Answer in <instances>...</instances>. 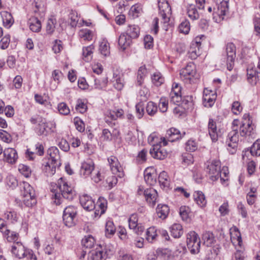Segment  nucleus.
<instances>
[{
    "instance_id": "nucleus-1",
    "label": "nucleus",
    "mask_w": 260,
    "mask_h": 260,
    "mask_svg": "<svg viewBox=\"0 0 260 260\" xmlns=\"http://www.w3.org/2000/svg\"><path fill=\"white\" fill-rule=\"evenodd\" d=\"M231 127L232 131L228 135L226 143L229 152L234 154L236 152L239 135L248 140L253 139L256 136L255 126L253 122L252 117L247 113L243 114L241 121L238 119H234Z\"/></svg>"
},
{
    "instance_id": "nucleus-2",
    "label": "nucleus",
    "mask_w": 260,
    "mask_h": 260,
    "mask_svg": "<svg viewBox=\"0 0 260 260\" xmlns=\"http://www.w3.org/2000/svg\"><path fill=\"white\" fill-rule=\"evenodd\" d=\"M32 6L34 15L29 19L28 24L32 31L38 32L41 29V23L39 18L41 19L45 15V4L42 0H35Z\"/></svg>"
},
{
    "instance_id": "nucleus-3",
    "label": "nucleus",
    "mask_w": 260,
    "mask_h": 260,
    "mask_svg": "<svg viewBox=\"0 0 260 260\" xmlns=\"http://www.w3.org/2000/svg\"><path fill=\"white\" fill-rule=\"evenodd\" d=\"M56 192L55 193V202L59 205L60 198L62 196L64 199L72 201L75 195L72 187L68 185V182L62 177L60 178L57 183Z\"/></svg>"
},
{
    "instance_id": "nucleus-4",
    "label": "nucleus",
    "mask_w": 260,
    "mask_h": 260,
    "mask_svg": "<svg viewBox=\"0 0 260 260\" xmlns=\"http://www.w3.org/2000/svg\"><path fill=\"white\" fill-rule=\"evenodd\" d=\"M157 139L158 137L155 133L150 134L148 137V142L149 144L152 145L149 150V153L153 158L161 160L167 157L168 153L165 149L162 148L160 145V143H162V140L161 139V141L158 143H157Z\"/></svg>"
},
{
    "instance_id": "nucleus-5",
    "label": "nucleus",
    "mask_w": 260,
    "mask_h": 260,
    "mask_svg": "<svg viewBox=\"0 0 260 260\" xmlns=\"http://www.w3.org/2000/svg\"><path fill=\"white\" fill-rule=\"evenodd\" d=\"M21 194L24 199L23 202L27 207H32L37 203L35 190L32 186L26 182H22L20 184Z\"/></svg>"
},
{
    "instance_id": "nucleus-6",
    "label": "nucleus",
    "mask_w": 260,
    "mask_h": 260,
    "mask_svg": "<svg viewBox=\"0 0 260 260\" xmlns=\"http://www.w3.org/2000/svg\"><path fill=\"white\" fill-rule=\"evenodd\" d=\"M113 255L110 246L100 245L99 247L91 251L89 253V260H106Z\"/></svg>"
},
{
    "instance_id": "nucleus-7",
    "label": "nucleus",
    "mask_w": 260,
    "mask_h": 260,
    "mask_svg": "<svg viewBox=\"0 0 260 260\" xmlns=\"http://www.w3.org/2000/svg\"><path fill=\"white\" fill-rule=\"evenodd\" d=\"M181 79L186 83L192 84L197 80L196 66L193 62L188 63L180 73Z\"/></svg>"
},
{
    "instance_id": "nucleus-8",
    "label": "nucleus",
    "mask_w": 260,
    "mask_h": 260,
    "mask_svg": "<svg viewBox=\"0 0 260 260\" xmlns=\"http://www.w3.org/2000/svg\"><path fill=\"white\" fill-rule=\"evenodd\" d=\"M186 244L191 253L197 254L199 252L201 241L194 231H190L186 235Z\"/></svg>"
},
{
    "instance_id": "nucleus-9",
    "label": "nucleus",
    "mask_w": 260,
    "mask_h": 260,
    "mask_svg": "<svg viewBox=\"0 0 260 260\" xmlns=\"http://www.w3.org/2000/svg\"><path fill=\"white\" fill-rule=\"evenodd\" d=\"M77 214V208L73 206H69L63 210L62 219L64 224L72 227L75 224V219Z\"/></svg>"
},
{
    "instance_id": "nucleus-10",
    "label": "nucleus",
    "mask_w": 260,
    "mask_h": 260,
    "mask_svg": "<svg viewBox=\"0 0 260 260\" xmlns=\"http://www.w3.org/2000/svg\"><path fill=\"white\" fill-rule=\"evenodd\" d=\"M206 171L209 177L212 181H216L219 178L220 169V162L218 160H213L211 162H207Z\"/></svg>"
},
{
    "instance_id": "nucleus-11",
    "label": "nucleus",
    "mask_w": 260,
    "mask_h": 260,
    "mask_svg": "<svg viewBox=\"0 0 260 260\" xmlns=\"http://www.w3.org/2000/svg\"><path fill=\"white\" fill-rule=\"evenodd\" d=\"M225 56L227 59V69L231 71L233 69L236 57V46L233 43L226 44L225 48Z\"/></svg>"
},
{
    "instance_id": "nucleus-12",
    "label": "nucleus",
    "mask_w": 260,
    "mask_h": 260,
    "mask_svg": "<svg viewBox=\"0 0 260 260\" xmlns=\"http://www.w3.org/2000/svg\"><path fill=\"white\" fill-rule=\"evenodd\" d=\"M185 135V132L181 133L180 131L176 128L171 127L166 133L165 137L161 138L164 146L167 145V141L171 142L182 139Z\"/></svg>"
},
{
    "instance_id": "nucleus-13",
    "label": "nucleus",
    "mask_w": 260,
    "mask_h": 260,
    "mask_svg": "<svg viewBox=\"0 0 260 260\" xmlns=\"http://www.w3.org/2000/svg\"><path fill=\"white\" fill-rule=\"evenodd\" d=\"M213 1L217 3V7L213 9V17L215 18L216 16H217L220 19L223 20L229 11V0H222L219 4L218 3L219 0Z\"/></svg>"
},
{
    "instance_id": "nucleus-14",
    "label": "nucleus",
    "mask_w": 260,
    "mask_h": 260,
    "mask_svg": "<svg viewBox=\"0 0 260 260\" xmlns=\"http://www.w3.org/2000/svg\"><path fill=\"white\" fill-rule=\"evenodd\" d=\"M108 161L113 174L117 175L120 178L123 177V168L120 165L118 158L116 156H111L108 158Z\"/></svg>"
},
{
    "instance_id": "nucleus-15",
    "label": "nucleus",
    "mask_w": 260,
    "mask_h": 260,
    "mask_svg": "<svg viewBox=\"0 0 260 260\" xmlns=\"http://www.w3.org/2000/svg\"><path fill=\"white\" fill-rule=\"evenodd\" d=\"M159 9V14L161 17L162 22L164 24V27H167L170 21V15L171 14V8L168 2L158 4Z\"/></svg>"
},
{
    "instance_id": "nucleus-16",
    "label": "nucleus",
    "mask_w": 260,
    "mask_h": 260,
    "mask_svg": "<svg viewBox=\"0 0 260 260\" xmlns=\"http://www.w3.org/2000/svg\"><path fill=\"white\" fill-rule=\"evenodd\" d=\"M94 169V164L91 159H87L83 162L80 169V175L86 178L91 175Z\"/></svg>"
},
{
    "instance_id": "nucleus-17",
    "label": "nucleus",
    "mask_w": 260,
    "mask_h": 260,
    "mask_svg": "<svg viewBox=\"0 0 260 260\" xmlns=\"http://www.w3.org/2000/svg\"><path fill=\"white\" fill-rule=\"evenodd\" d=\"M138 217L136 214H133L128 219V224L130 229L138 235H141L144 231V227L141 223H138Z\"/></svg>"
},
{
    "instance_id": "nucleus-18",
    "label": "nucleus",
    "mask_w": 260,
    "mask_h": 260,
    "mask_svg": "<svg viewBox=\"0 0 260 260\" xmlns=\"http://www.w3.org/2000/svg\"><path fill=\"white\" fill-rule=\"evenodd\" d=\"M247 77L248 82L252 86H254L257 83L260 84V72H258L256 69L248 68Z\"/></svg>"
},
{
    "instance_id": "nucleus-19",
    "label": "nucleus",
    "mask_w": 260,
    "mask_h": 260,
    "mask_svg": "<svg viewBox=\"0 0 260 260\" xmlns=\"http://www.w3.org/2000/svg\"><path fill=\"white\" fill-rule=\"evenodd\" d=\"M27 249L20 242H17L12 246L11 251L16 257L21 259L25 258V253Z\"/></svg>"
},
{
    "instance_id": "nucleus-20",
    "label": "nucleus",
    "mask_w": 260,
    "mask_h": 260,
    "mask_svg": "<svg viewBox=\"0 0 260 260\" xmlns=\"http://www.w3.org/2000/svg\"><path fill=\"white\" fill-rule=\"evenodd\" d=\"M144 195L150 206L153 207L155 205L157 198L156 190L153 188H147L144 191Z\"/></svg>"
},
{
    "instance_id": "nucleus-21",
    "label": "nucleus",
    "mask_w": 260,
    "mask_h": 260,
    "mask_svg": "<svg viewBox=\"0 0 260 260\" xmlns=\"http://www.w3.org/2000/svg\"><path fill=\"white\" fill-rule=\"evenodd\" d=\"M80 202L83 208L87 211H91L95 208V204L91 197L84 194L80 197Z\"/></svg>"
},
{
    "instance_id": "nucleus-22",
    "label": "nucleus",
    "mask_w": 260,
    "mask_h": 260,
    "mask_svg": "<svg viewBox=\"0 0 260 260\" xmlns=\"http://www.w3.org/2000/svg\"><path fill=\"white\" fill-rule=\"evenodd\" d=\"M36 153L32 151H30L28 149L26 152V156L29 160H33L35 159L36 154L39 156H43L44 153V148L43 145L38 142L35 144Z\"/></svg>"
},
{
    "instance_id": "nucleus-23",
    "label": "nucleus",
    "mask_w": 260,
    "mask_h": 260,
    "mask_svg": "<svg viewBox=\"0 0 260 260\" xmlns=\"http://www.w3.org/2000/svg\"><path fill=\"white\" fill-rule=\"evenodd\" d=\"M47 154L50 156L51 162L56 165H61L59 150L56 147H51L47 150Z\"/></svg>"
},
{
    "instance_id": "nucleus-24",
    "label": "nucleus",
    "mask_w": 260,
    "mask_h": 260,
    "mask_svg": "<svg viewBox=\"0 0 260 260\" xmlns=\"http://www.w3.org/2000/svg\"><path fill=\"white\" fill-rule=\"evenodd\" d=\"M4 155L6 160L11 164L15 163L18 158L16 151L12 148L5 149L4 150Z\"/></svg>"
},
{
    "instance_id": "nucleus-25",
    "label": "nucleus",
    "mask_w": 260,
    "mask_h": 260,
    "mask_svg": "<svg viewBox=\"0 0 260 260\" xmlns=\"http://www.w3.org/2000/svg\"><path fill=\"white\" fill-rule=\"evenodd\" d=\"M208 131L209 135L214 142L217 140L218 135L216 122L212 118L209 119L208 122Z\"/></svg>"
},
{
    "instance_id": "nucleus-26",
    "label": "nucleus",
    "mask_w": 260,
    "mask_h": 260,
    "mask_svg": "<svg viewBox=\"0 0 260 260\" xmlns=\"http://www.w3.org/2000/svg\"><path fill=\"white\" fill-rule=\"evenodd\" d=\"M143 13V5L141 3H137L133 5L129 11V15L135 19L141 16Z\"/></svg>"
},
{
    "instance_id": "nucleus-27",
    "label": "nucleus",
    "mask_w": 260,
    "mask_h": 260,
    "mask_svg": "<svg viewBox=\"0 0 260 260\" xmlns=\"http://www.w3.org/2000/svg\"><path fill=\"white\" fill-rule=\"evenodd\" d=\"M132 43V39L126 35L122 33L118 38V45L122 50H125Z\"/></svg>"
},
{
    "instance_id": "nucleus-28",
    "label": "nucleus",
    "mask_w": 260,
    "mask_h": 260,
    "mask_svg": "<svg viewBox=\"0 0 260 260\" xmlns=\"http://www.w3.org/2000/svg\"><path fill=\"white\" fill-rule=\"evenodd\" d=\"M203 244L207 247H212L216 242V240L212 233L207 231L202 235Z\"/></svg>"
},
{
    "instance_id": "nucleus-29",
    "label": "nucleus",
    "mask_w": 260,
    "mask_h": 260,
    "mask_svg": "<svg viewBox=\"0 0 260 260\" xmlns=\"http://www.w3.org/2000/svg\"><path fill=\"white\" fill-rule=\"evenodd\" d=\"M169 211V207L166 204H158L156 209V212L157 216L162 219H164L167 218Z\"/></svg>"
},
{
    "instance_id": "nucleus-30",
    "label": "nucleus",
    "mask_w": 260,
    "mask_h": 260,
    "mask_svg": "<svg viewBox=\"0 0 260 260\" xmlns=\"http://www.w3.org/2000/svg\"><path fill=\"white\" fill-rule=\"evenodd\" d=\"M140 27L137 25H129L126 30V35L131 39H136L140 35Z\"/></svg>"
},
{
    "instance_id": "nucleus-31",
    "label": "nucleus",
    "mask_w": 260,
    "mask_h": 260,
    "mask_svg": "<svg viewBox=\"0 0 260 260\" xmlns=\"http://www.w3.org/2000/svg\"><path fill=\"white\" fill-rule=\"evenodd\" d=\"M216 95L214 93H205L204 92L203 96V105L208 108H210L214 104Z\"/></svg>"
},
{
    "instance_id": "nucleus-32",
    "label": "nucleus",
    "mask_w": 260,
    "mask_h": 260,
    "mask_svg": "<svg viewBox=\"0 0 260 260\" xmlns=\"http://www.w3.org/2000/svg\"><path fill=\"white\" fill-rule=\"evenodd\" d=\"M198 38H196V42L192 44L191 46L188 51V56L192 59H196L199 54V48L201 46V43L198 41Z\"/></svg>"
},
{
    "instance_id": "nucleus-33",
    "label": "nucleus",
    "mask_w": 260,
    "mask_h": 260,
    "mask_svg": "<svg viewBox=\"0 0 260 260\" xmlns=\"http://www.w3.org/2000/svg\"><path fill=\"white\" fill-rule=\"evenodd\" d=\"M194 201L201 207H205L207 204V201L204 194L201 191H196L193 194Z\"/></svg>"
},
{
    "instance_id": "nucleus-34",
    "label": "nucleus",
    "mask_w": 260,
    "mask_h": 260,
    "mask_svg": "<svg viewBox=\"0 0 260 260\" xmlns=\"http://www.w3.org/2000/svg\"><path fill=\"white\" fill-rule=\"evenodd\" d=\"M60 165H56V164L51 162H47L43 168V172L46 174L47 176H51L54 175L56 171V168H58Z\"/></svg>"
},
{
    "instance_id": "nucleus-35",
    "label": "nucleus",
    "mask_w": 260,
    "mask_h": 260,
    "mask_svg": "<svg viewBox=\"0 0 260 260\" xmlns=\"http://www.w3.org/2000/svg\"><path fill=\"white\" fill-rule=\"evenodd\" d=\"M4 26L6 28H10L14 23V19L11 14L7 11L1 13Z\"/></svg>"
},
{
    "instance_id": "nucleus-36",
    "label": "nucleus",
    "mask_w": 260,
    "mask_h": 260,
    "mask_svg": "<svg viewBox=\"0 0 260 260\" xmlns=\"http://www.w3.org/2000/svg\"><path fill=\"white\" fill-rule=\"evenodd\" d=\"M187 14L188 17L192 20H197L200 17L199 13L193 4H189L187 6Z\"/></svg>"
},
{
    "instance_id": "nucleus-37",
    "label": "nucleus",
    "mask_w": 260,
    "mask_h": 260,
    "mask_svg": "<svg viewBox=\"0 0 260 260\" xmlns=\"http://www.w3.org/2000/svg\"><path fill=\"white\" fill-rule=\"evenodd\" d=\"M124 111L122 109H117L115 110H108L106 113L107 117L110 119L111 120H116L118 118H122L123 116Z\"/></svg>"
},
{
    "instance_id": "nucleus-38",
    "label": "nucleus",
    "mask_w": 260,
    "mask_h": 260,
    "mask_svg": "<svg viewBox=\"0 0 260 260\" xmlns=\"http://www.w3.org/2000/svg\"><path fill=\"white\" fill-rule=\"evenodd\" d=\"M46 120L44 119L35 128V132L38 136H47L49 134V130H48Z\"/></svg>"
},
{
    "instance_id": "nucleus-39",
    "label": "nucleus",
    "mask_w": 260,
    "mask_h": 260,
    "mask_svg": "<svg viewBox=\"0 0 260 260\" xmlns=\"http://www.w3.org/2000/svg\"><path fill=\"white\" fill-rule=\"evenodd\" d=\"M3 236L8 242L15 243L18 242L19 234L15 232L6 229L3 233Z\"/></svg>"
},
{
    "instance_id": "nucleus-40",
    "label": "nucleus",
    "mask_w": 260,
    "mask_h": 260,
    "mask_svg": "<svg viewBox=\"0 0 260 260\" xmlns=\"http://www.w3.org/2000/svg\"><path fill=\"white\" fill-rule=\"evenodd\" d=\"M94 46L93 45L84 47L82 49L83 59L86 62L90 61L92 58L93 50Z\"/></svg>"
},
{
    "instance_id": "nucleus-41",
    "label": "nucleus",
    "mask_w": 260,
    "mask_h": 260,
    "mask_svg": "<svg viewBox=\"0 0 260 260\" xmlns=\"http://www.w3.org/2000/svg\"><path fill=\"white\" fill-rule=\"evenodd\" d=\"M171 235L175 238H180L183 233L182 226L180 224L174 223L170 228Z\"/></svg>"
},
{
    "instance_id": "nucleus-42",
    "label": "nucleus",
    "mask_w": 260,
    "mask_h": 260,
    "mask_svg": "<svg viewBox=\"0 0 260 260\" xmlns=\"http://www.w3.org/2000/svg\"><path fill=\"white\" fill-rule=\"evenodd\" d=\"M157 234L156 229L154 226L150 227L147 230L146 233V239L150 243L156 240Z\"/></svg>"
},
{
    "instance_id": "nucleus-43",
    "label": "nucleus",
    "mask_w": 260,
    "mask_h": 260,
    "mask_svg": "<svg viewBox=\"0 0 260 260\" xmlns=\"http://www.w3.org/2000/svg\"><path fill=\"white\" fill-rule=\"evenodd\" d=\"M158 181L161 187L169 188L170 186V181L167 173L163 171L161 172L158 176Z\"/></svg>"
},
{
    "instance_id": "nucleus-44",
    "label": "nucleus",
    "mask_w": 260,
    "mask_h": 260,
    "mask_svg": "<svg viewBox=\"0 0 260 260\" xmlns=\"http://www.w3.org/2000/svg\"><path fill=\"white\" fill-rule=\"evenodd\" d=\"M94 239L91 235L85 236L81 241L82 246L87 249L91 248L94 245Z\"/></svg>"
},
{
    "instance_id": "nucleus-45",
    "label": "nucleus",
    "mask_w": 260,
    "mask_h": 260,
    "mask_svg": "<svg viewBox=\"0 0 260 260\" xmlns=\"http://www.w3.org/2000/svg\"><path fill=\"white\" fill-rule=\"evenodd\" d=\"M144 179L147 184L154 185L156 182L154 174L149 171V169H146L144 171Z\"/></svg>"
},
{
    "instance_id": "nucleus-46",
    "label": "nucleus",
    "mask_w": 260,
    "mask_h": 260,
    "mask_svg": "<svg viewBox=\"0 0 260 260\" xmlns=\"http://www.w3.org/2000/svg\"><path fill=\"white\" fill-rule=\"evenodd\" d=\"M99 51L101 54L104 56H108L110 54V46L109 43L105 40H103L100 43Z\"/></svg>"
},
{
    "instance_id": "nucleus-47",
    "label": "nucleus",
    "mask_w": 260,
    "mask_h": 260,
    "mask_svg": "<svg viewBox=\"0 0 260 260\" xmlns=\"http://www.w3.org/2000/svg\"><path fill=\"white\" fill-rule=\"evenodd\" d=\"M116 231V228L113 221L108 220L107 221L105 227V234L106 237H111Z\"/></svg>"
},
{
    "instance_id": "nucleus-48",
    "label": "nucleus",
    "mask_w": 260,
    "mask_h": 260,
    "mask_svg": "<svg viewBox=\"0 0 260 260\" xmlns=\"http://www.w3.org/2000/svg\"><path fill=\"white\" fill-rule=\"evenodd\" d=\"M153 84L156 86H160L164 82V78L159 72H155L151 77Z\"/></svg>"
},
{
    "instance_id": "nucleus-49",
    "label": "nucleus",
    "mask_w": 260,
    "mask_h": 260,
    "mask_svg": "<svg viewBox=\"0 0 260 260\" xmlns=\"http://www.w3.org/2000/svg\"><path fill=\"white\" fill-rule=\"evenodd\" d=\"M4 217L11 223L17 222L18 219L17 213L14 210L7 211L5 212Z\"/></svg>"
},
{
    "instance_id": "nucleus-50",
    "label": "nucleus",
    "mask_w": 260,
    "mask_h": 260,
    "mask_svg": "<svg viewBox=\"0 0 260 260\" xmlns=\"http://www.w3.org/2000/svg\"><path fill=\"white\" fill-rule=\"evenodd\" d=\"M79 36L84 40L89 41L92 38V31L88 29H82L79 32Z\"/></svg>"
},
{
    "instance_id": "nucleus-51",
    "label": "nucleus",
    "mask_w": 260,
    "mask_h": 260,
    "mask_svg": "<svg viewBox=\"0 0 260 260\" xmlns=\"http://www.w3.org/2000/svg\"><path fill=\"white\" fill-rule=\"evenodd\" d=\"M146 111L150 116H153L157 112V106L155 103L150 101L146 107Z\"/></svg>"
},
{
    "instance_id": "nucleus-52",
    "label": "nucleus",
    "mask_w": 260,
    "mask_h": 260,
    "mask_svg": "<svg viewBox=\"0 0 260 260\" xmlns=\"http://www.w3.org/2000/svg\"><path fill=\"white\" fill-rule=\"evenodd\" d=\"M250 153L253 156H260V139H257L250 148Z\"/></svg>"
},
{
    "instance_id": "nucleus-53",
    "label": "nucleus",
    "mask_w": 260,
    "mask_h": 260,
    "mask_svg": "<svg viewBox=\"0 0 260 260\" xmlns=\"http://www.w3.org/2000/svg\"><path fill=\"white\" fill-rule=\"evenodd\" d=\"M99 209L101 211V214L105 213L107 207V201L103 197H100L96 203Z\"/></svg>"
},
{
    "instance_id": "nucleus-54",
    "label": "nucleus",
    "mask_w": 260,
    "mask_h": 260,
    "mask_svg": "<svg viewBox=\"0 0 260 260\" xmlns=\"http://www.w3.org/2000/svg\"><path fill=\"white\" fill-rule=\"evenodd\" d=\"M6 183L10 188H15L18 186V181L16 178L12 175H9L6 179Z\"/></svg>"
},
{
    "instance_id": "nucleus-55",
    "label": "nucleus",
    "mask_w": 260,
    "mask_h": 260,
    "mask_svg": "<svg viewBox=\"0 0 260 260\" xmlns=\"http://www.w3.org/2000/svg\"><path fill=\"white\" fill-rule=\"evenodd\" d=\"M138 96L140 102L143 103L144 101H146L149 96L148 89L145 87L142 88L139 91Z\"/></svg>"
},
{
    "instance_id": "nucleus-56",
    "label": "nucleus",
    "mask_w": 260,
    "mask_h": 260,
    "mask_svg": "<svg viewBox=\"0 0 260 260\" xmlns=\"http://www.w3.org/2000/svg\"><path fill=\"white\" fill-rule=\"evenodd\" d=\"M190 23L188 20L183 21L179 26V29L180 32L187 34L190 30Z\"/></svg>"
},
{
    "instance_id": "nucleus-57",
    "label": "nucleus",
    "mask_w": 260,
    "mask_h": 260,
    "mask_svg": "<svg viewBox=\"0 0 260 260\" xmlns=\"http://www.w3.org/2000/svg\"><path fill=\"white\" fill-rule=\"evenodd\" d=\"M59 113L63 115H68L70 113V110L66 103L62 102L58 105Z\"/></svg>"
},
{
    "instance_id": "nucleus-58",
    "label": "nucleus",
    "mask_w": 260,
    "mask_h": 260,
    "mask_svg": "<svg viewBox=\"0 0 260 260\" xmlns=\"http://www.w3.org/2000/svg\"><path fill=\"white\" fill-rule=\"evenodd\" d=\"M198 148V144L197 142L192 140H188L185 145V149L187 151L194 152Z\"/></svg>"
},
{
    "instance_id": "nucleus-59",
    "label": "nucleus",
    "mask_w": 260,
    "mask_h": 260,
    "mask_svg": "<svg viewBox=\"0 0 260 260\" xmlns=\"http://www.w3.org/2000/svg\"><path fill=\"white\" fill-rule=\"evenodd\" d=\"M181 87L178 83H174L172 85L170 96H181Z\"/></svg>"
},
{
    "instance_id": "nucleus-60",
    "label": "nucleus",
    "mask_w": 260,
    "mask_h": 260,
    "mask_svg": "<svg viewBox=\"0 0 260 260\" xmlns=\"http://www.w3.org/2000/svg\"><path fill=\"white\" fill-rule=\"evenodd\" d=\"M190 210L187 206H181L179 209V214L183 220H187L189 217Z\"/></svg>"
},
{
    "instance_id": "nucleus-61",
    "label": "nucleus",
    "mask_w": 260,
    "mask_h": 260,
    "mask_svg": "<svg viewBox=\"0 0 260 260\" xmlns=\"http://www.w3.org/2000/svg\"><path fill=\"white\" fill-rule=\"evenodd\" d=\"M229 171L227 167H223L222 170L219 171V177H220V180L222 184H224L228 180Z\"/></svg>"
},
{
    "instance_id": "nucleus-62",
    "label": "nucleus",
    "mask_w": 260,
    "mask_h": 260,
    "mask_svg": "<svg viewBox=\"0 0 260 260\" xmlns=\"http://www.w3.org/2000/svg\"><path fill=\"white\" fill-rule=\"evenodd\" d=\"M94 87L96 89H101L106 87L107 80L106 78L103 79L102 80L95 78L94 79Z\"/></svg>"
},
{
    "instance_id": "nucleus-63",
    "label": "nucleus",
    "mask_w": 260,
    "mask_h": 260,
    "mask_svg": "<svg viewBox=\"0 0 260 260\" xmlns=\"http://www.w3.org/2000/svg\"><path fill=\"white\" fill-rule=\"evenodd\" d=\"M243 108L238 101H235L232 105V111L234 114L238 115L242 111Z\"/></svg>"
},
{
    "instance_id": "nucleus-64",
    "label": "nucleus",
    "mask_w": 260,
    "mask_h": 260,
    "mask_svg": "<svg viewBox=\"0 0 260 260\" xmlns=\"http://www.w3.org/2000/svg\"><path fill=\"white\" fill-rule=\"evenodd\" d=\"M136 110L137 116L138 118H141L144 114V104L142 102H140L136 105Z\"/></svg>"
}]
</instances>
